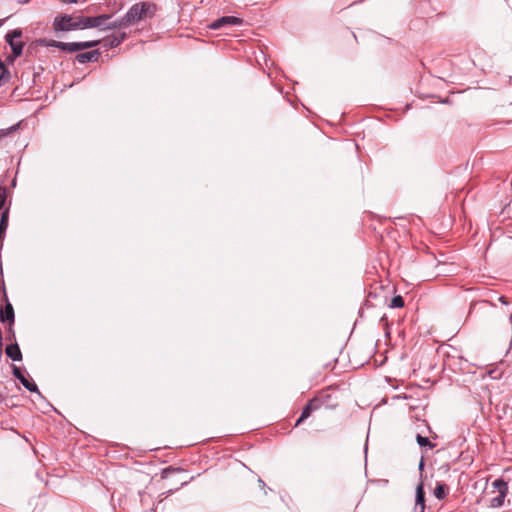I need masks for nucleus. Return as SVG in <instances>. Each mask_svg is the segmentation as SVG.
Returning a JSON list of instances; mask_svg holds the SVG:
<instances>
[{
	"label": "nucleus",
	"mask_w": 512,
	"mask_h": 512,
	"mask_svg": "<svg viewBox=\"0 0 512 512\" xmlns=\"http://www.w3.org/2000/svg\"><path fill=\"white\" fill-rule=\"evenodd\" d=\"M156 11L157 6L152 2H137L129 8L123 17L114 20L113 24L116 25V29L134 26L153 18Z\"/></svg>",
	"instance_id": "obj_1"
},
{
	"label": "nucleus",
	"mask_w": 512,
	"mask_h": 512,
	"mask_svg": "<svg viewBox=\"0 0 512 512\" xmlns=\"http://www.w3.org/2000/svg\"><path fill=\"white\" fill-rule=\"evenodd\" d=\"M112 15L102 14L98 16H77L76 30H84L89 28H98L100 30H115L116 25L113 24Z\"/></svg>",
	"instance_id": "obj_2"
},
{
	"label": "nucleus",
	"mask_w": 512,
	"mask_h": 512,
	"mask_svg": "<svg viewBox=\"0 0 512 512\" xmlns=\"http://www.w3.org/2000/svg\"><path fill=\"white\" fill-rule=\"evenodd\" d=\"M22 30L17 28L7 32L5 35V41L9 44L12 55L8 57L10 61H13L15 58L20 57L23 52L24 41H22Z\"/></svg>",
	"instance_id": "obj_3"
},
{
	"label": "nucleus",
	"mask_w": 512,
	"mask_h": 512,
	"mask_svg": "<svg viewBox=\"0 0 512 512\" xmlns=\"http://www.w3.org/2000/svg\"><path fill=\"white\" fill-rule=\"evenodd\" d=\"M315 404L318 409L325 408L329 410H334L338 407L337 397L331 392V388H326L317 393L316 396L313 397Z\"/></svg>",
	"instance_id": "obj_4"
},
{
	"label": "nucleus",
	"mask_w": 512,
	"mask_h": 512,
	"mask_svg": "<svg viewBox=\"0 0 512 512\" xmlns=\"http://www.w3.org/2000/svg\"><path fill=\"white\" fill-rule=\"evenodd\" d=\"M493 493L497 492L498 495L493 497L490 501V505L493 508L501 507L504 504L505 497L508 493V484L503 479L499 478L492 483Z\"/></svg>",
	"instance_id": "obj_5"
},
{
	"label": "nucleus",
	"mask_w": 512,
	"mask_h": 512,
	"mask_svg": "<svg viewBox=\"0 0 512 512\" xmlns=\"http://www.w3.org/2000/svg\"><path fill=\"white\" fill-rule=\"evenodd\" d=\"M76 17L68 14H59L54 18L53 30L55 32H68L76 30Z\"/></svg>",
	"instance_id": "obj_6"
},
{
	"label": "nucleus",
	"mask_w": 512,
	"mask_h": 512,
	"mask_svg": "<svg viewBox=\"0 0 512 512\" xmlns=\"http://www.w3.org/2000/svg\"><path fill=\"white\" fill-rule=\"evenodd\" d=\"M100 43V40H92V41H83V42H62L59 45V49L65 52H78L85 49L93 48L98 46Z\"/></svg>",
	"instance_id": "obj_7"
},
{
	"label": "nucleus",
	"mask_w": 512,
	"mask_h": 512,
	"mask_svg": "<svg viewBox=\"0 0 512 512\" xmlns=\"http://www.w3.org/2000/svg\"><path fill=\"white\" fill-rule=\"evenodd\" d=\"M243 20L241 18L235 16H223L221 18L216 19L208 25V28L212 30H218L223 27L233 26V25H241Z\"/></svg>",
	"instance_id": "obj_8"
},
{
	"label": "nucleus",
	"mask_w": 512,
	"mask_h": 512,
	"mask_svg": "<svg viewBox=\"0 0 512 512\" xmlns=\"http://www.w3.org/2000/svg\"><path fill=\"white\" fill-rule=\"evenodd\" d=\"M12 372L14 377L17 378L28 391L39 393L38 387L35 384V382L26 378L19 367L14 365L12 367Z\"/></svg>",
	"instance_id": "obj_9"
},
{
	"label": "nucleus",
	"mask_w": 512,
	"mask_h": 512,
	"mask_svg": "<svg viewBox=\"0 0 512 512\" xmlns=\"http://www.w3.org/2000/svg\"><path fill=\"white\" fill-rule=\"evenodd\" d=\"M126 37L127 34L125 32L120 31H118L115 34L109 35L103 40L104 47L115 48L119 46L126 39Z\"/></svg>",
	"instance_id": "obj_10"
},
{
	"label": "nucleus",
	"mask_w": 512,
	"mask_h": 512,
	"mask_svg": "<svg viewBox=\"0 0 512 512\" xmlns=\"http://www.w3.org/2000/svg\"><path fill=\"white\" fill-rule=\"evenodd\" d=\"M100 52L98 50L82 52L76 55L75 59L78 63L84 64L88 62H95L99 59Z\"/></svg>",
	"instance_id": "obj_11"
},
{
	"label": "nucleus",
	"mask_w": 512,
	"mask_h": 512,
	"mask_svg": "<svg viewBox=\"0 0 512 512\" xmlns=\"http://www.w3.org/2000/svg\"><path fill=\"white\" fill-rule=\"evenodd\" d=\"M15 314L11 303L7 302L3 309L0 310V320L3 323L8 322L11 326L14 323Z\"/></svg>",
	"instance_id": "obj_12"
},
{
	"label": "nucleus",
	"mask_w": 512,
	"mask_h": 512,
	"mask_svg": "<svg viewBox=\"0 0 512 512\" xmlns=\"http://www.w3.org/2000/svg\"><path fill=\"white\" fill-rule=\"evenodd\" d=\"M319 410L317 405L315 404L313 398L308 401V403L302 409L301 415L295 423V426H298L304 420H306L313 411Z\"/></svg>",
	"instance_id": "obj_13"
},
{
	"label": "nucleus",
	"mask_w": 512,
	"mask_h": 512,
	"mask_svg": "<svg viewBox=\"0 0 512 512\" xmlns=\"http://www.w3.org/2000/svg\"><path fill=\"white\" fill-rule=\"evenodd\" d=\"M415 509H419V512H424L425 510V492L422 482L416 488Z\"/></svg>",
	"instance_id": "obj_14"
},
{
	"label": "nucleus",
	"mask_w": 512,
	"mask_h": 512,
	"mask_svg": "<svg viewBox=\"0 0 512 512\" xmlns=\"http://www.w3.org/2000/svg\"><path fill=\"white\" fill-rule=\"evenodd\" d=\"M7 357L12 359L13 361H21L22 353L17 343L10 344L5 349Z\"/></svg>",
	"instance_id": "obj_15"
},
{
	"label": "nucleus",
	"mask_w": 512,
	"mask_h": 512,
	"mask_svg": "<svg viewBox=\"0 0 512 512\" xmlns=\"http://www.w3.org/2000/svg\"><path fill=\"white\" fill-rule=\"evenodd\" d=\"M448 493V487L445 483L437 482L436 487L434 489V496L442 500L447 496Z\"/></svg>",
	"instance_id": "obj_16"
},
{
	"label": "nucleus",
	"mask_w": 512,
	"mask_h": 512,
	"mask_svg": "<svg viewBox=\"0 0 512 512\" xmlns=\"http://www.w3.org/2000/svg\"><path fill=\"white\" fill-rule=\"evenodd\" d=\"M10 72L0 59V87L9 80Z\"/></svg>",
	"instance_id": "obj_17"
},
{
	"label": "nucleus",
	"mask_w": 512,
	"mask_h": 512,
	"mask_svg": "<svg viewBox=\"0 0 512 512\" xmlns=\"http://www.w3.org/2000/svg\"><path fill=\"white\" fill-rule=\"evenodd\" d=\"M8 219H9V210L5 209L1 214L0 219V232L5 235V232L8 228Z\"/></svg>",
	"instance_id": "obj_18"
},
{
	"label": "nucleus",
	"mask_w": 512,
	"mask_h": 512,
	"mask_svg": "<svg viewBox=\"0 0 512 512\" xmlns=\"http://www.w3.org/2000/svg\"><path fill=\"white\" fill-rule=\"evenodd\" d=\"M416 441L418 445L421 447L428 446L430 449H433L435 447L434 443H432L427 437H424L420 434H417Z\"/></svg>",
	"instance_id": "obj_19"
},
{
	"label": "nucleus",
	"mask_w": 512,
	"mask_h": 512,
	"mask_svg": "<svg viewBox=\"0 0 512 512\" xmlns=\"http://www.w3.org/2000/svg\"><path fill=\"white\" fill-rule=\"evenodd\" d=\"M39 45L45 46V47H55L59 49L60 41L56 40H47V39H40L38 41Z\"/></svg>",
	"instance_id": "obj_20"
},
{
	"label": "nucleus",
	"mask_w": 512,
	"mask_h": 512,
	"mask_svg": "<svg viewBox=\"0 0 512 512\" xmlns=\"http://www.w3.org/2000/svg\"><path fill=\"white\" fill-rule=\"evenodd\" d=\"M404 306V299L402 296L397 295L394 296L391 300L390 307L391 308H402Z\"/></svg>",
	"instance_id": "obj_21"
},
{
	"label": "nucleus",
	"mask_w": 512,
	"mask_h": 512,
	"mask_svg": "<svg viewBox=\"0 0 512 512\" xmlns=\"http://www.w3.org/2000/svg\"><path fill=\"white\" fill-rule=\"evenodd\" d=\"M18 125H13L6 129H0V140L10 135L12 132H14L17 129Z\"/></svg>",
	"instance_id": "obj_22"
},
{
	"label": "nucleus",
	"mask_w": 512,
	"mask_h": 512,
	"mask_svg": "<svg viewBox=\"0 0 512 512\" xmlns=\"http://www.w3.org/2000/svg\"><path fill=\"white\" fill-rule=\"evenodd\" d=\"M6 198H7L6 188L3 186H0V210L3 208Z\"/></svg>",
	"instance_id": "obj_23"
},
{
	"label": "nucleus",
	"mask_w": 512,
	"mask_h": 512,
	"mask_svg": "<svg viewBox=\"0 0 512 512\" xmlns=\"http://www.w3.org/2000/svg\"><path fill=\"white\" fill-rule=\"evenodd\" d=\"M62 3L72 4V3H78V0H59Z\"/></svg>",
	"instance_id": "obj_24"
},
{
	"label": "nucleus",
	"mask_w": 512,
	"mask_h": 512,
	"mask_svg": "<svg viewBox=\"0 0 512 512\" xmlns=\"http://www.w3.org/2000/svg\"><path fill=\"white\" fill-rule=\"evenodd\" d=\"M5 235H3L1 232H0V247H3V238H4Z\"/></svg>",
	"instance_id": "obj_25"
},
{
	"label": "nucleus",
	"mask_w": 512,
	"mask_h": 512,
	"mask_svg": "<svg viewBox=\"0 0 512 512\" xmlns=\"http://www.w3.org/2000/svg\"><path fill=\"white\" fill-rule=\"evenodd\" d=\"M424 467V460L421 459L420 463H419V469L422 470Z\"/></svg>",
	"instance_id": "obj_26"
},
{
	"label": "nucleus",
	"mask_w": 512,
	"mask_h": 512,
	"mask_svg": "<svg viewBox=\"0 0 512 512\" xmlns=\"http://www.w3.org/2000/svg\"><path fill=\"white\" fill-rule=\"evenodd\" d=\"M499 300L503 303V304H507V301L505 300V297L504 296H501L499 298Z\"/></svg>",
	"instance_id": "obj_27"
},
{
	"label": "nucleus",
	"mask_w": 512,
	"mask_h": 512,
	"mask_svg": "<svg viewBox=\"0 0 512 512\" xmlns=\"http://www.w3.org/2000/svg\"><path fill=\"white\" fill-rule=\"evenodd\" d=\"M4 400H5V397L2 394H0V403H2Z\"/></svg>",
	"instance_id": "obj_28"
},
{
	"label": "nucleus",
	"mask_w": 512,
	"mask_h": 512,
	"mask_svg": "<svg viewBox=\"0 0 512 512\" xmlns=\"http://www.w3.org/2000/svg\"><path fill=\"white\" fill-rule=\"evenodd\" d=\"M3 342L0 341V354L2 353Z\"/></svg>",
	"instance_id": "obj_29"
},
{
	"label": "nucleus",
	"mask_w": 512,
	"mask_h": 512,
	"mask_svg": "<svg viewBox=\"0 0 512 512\" xmlns=\"http://www.w3.org/2000/svg\"><path fill=\"white\" fill-rule=\"evenodd\" d=\"M2 249V247H0V250Z\"/></svg>",
	"instance_id": "obj_30"
}]
</instances>
